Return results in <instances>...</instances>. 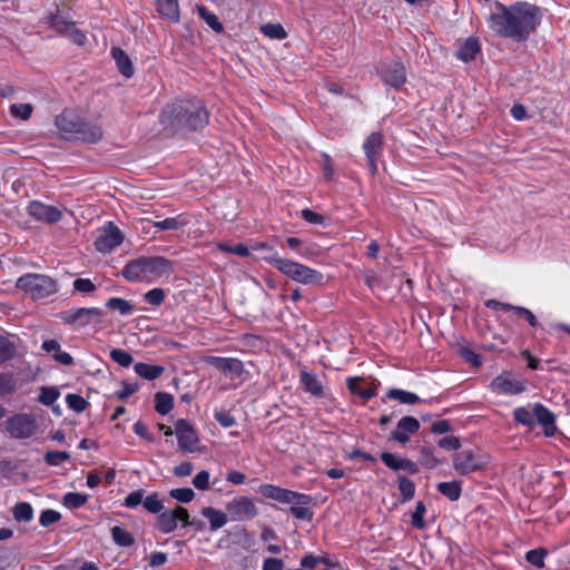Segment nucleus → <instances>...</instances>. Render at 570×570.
<instances>
[{
  "mask_svg": "<svg viewBox=\"0 0 570 570\" xmlns=\"http://www.w3.org/2000/svg\"><path fill=\"white\" fill-rule=\"evenodd\" d=\"M214 417L223 428H230L236 423L235 417L227 411H216Z\"/></svg>",
  "mask_w": 570,
  "mask_h": 570,
  "instance_id": "64",
  "label": "nucleus"
},
{
  "mask_svg": "<svg viewBox=\"0 0 570 570\" xmlns=\"http://www.w3.org/2000/svg\"><path fill=\"white\" fill-rule=\"evenodd\" d=\"M36 419L29 413H17L4 422L6 432L16 440L30 439L37 431Z\"/></svg>",
  "mask_w": 570,
  "mask_h": 570,
  "instance_id": "7",
  "label": "nucleus"
},
{
  "mask_svg": "<svg viewBox=\"0 0 570 570\" xmlns=\"http://www.w3.org/2000/svg\"><path fill=\"white\" fill-rule=\"evenodd\" d=\"M111 56L116 61L117 68L119 72L126 77L130 78L134 75V66L128 55L120 48H112Z\"/></svg>",
  "mask_w": 570,
  "mask_h": 570,
  "instance_id": "27",
  "label": "nucleus"
},
{
  "mask_svg": "<svg viewBox=\"0 0 570 570\" xmlns=\"http://www.w3.org/2000/svg\"><path fill=\"white\" fill-rule=\"evenodd\" d=\"M188 224L187 218L184 215L176 217H168L163 220L154 223V226L159 230H178Z\"/></svg>",
  "mask_w": 570,
  "mask_h": 570,
  "instance_id": "33",
  "label": "nucleus"
},
{
  "mask_svg": "<svg viewBox=\"0 0 570 570\" xmlns=\"http://www.w3.org/2000/svg\"><path fill=\"white\" fill-rule=\"evenodd\" d=\"M144 509L153 514H159L164 511V503L157 492H153L151 494L145 497Z\"/></svg>",
  "mask_w": 570,
  "mask_h": 570,
  "instance_id": "41",
  "label": "nucleus"
},
{
  "mask_svg": "<svg viewBox=\"0 0 570 570\" xmlns=\"http://www.w3.org/2000/svg\"><path fill=\"white\" fill-rule=\"evenodd\" d=\"M174 407V397L165 392H158L155 395V410L161 414H168Z\"/></svg>",
  "mask_w": 570,
  "mask_h": 570,
  "instance_id": "36",
  "label": "nucleus"
},
{
  "mask_svg": "<svg viewBox=\"0 0 570 570\" xmlns=\"http://www.w3.org/2000/svg\"><path fill=\"white\" fill-rule=\"evenodd\" d=\"M202 514L208 519L210 524V531H217L223 528L228 522V515L226 512H223L213 507H205L202 510Z\"/></svg>",
  "mask_w": 570,
  "mask_h": 570,
  "instance_id": "28",
  "label": "nucleus"
},
{
  "mask_svg": "<svg viewBox=\"0 0 570 570\" xmlns=\"http://www.w3.org/2000/svg\"><path fill=\"white\" fill-rule=\"evenodd\" d=\"M363 151L365 154L368 167L372 174L377 171V163L383 154V136L381 132H372L363 142Z\"/></svg>",
  "mask_w": 570,
  "mask_h": 570,
  "instance_id": "13",
  "label": "nucleus"
},
{
  "mask_svg": "<svg viewBox=\"0 0 570 570\" xmlns=\"http://www.w3.org/2000/svg\"><path fill=\"white\" fill-rule=\"evenodd\" d=\"M72 286L75 292L83 295L92 294L97 289V286L89 278H76Z\"/></svg>",
  "mask_w": 570,
  "mask_h": 570,
  "instance_id": "55",
  "label": "nucleus"
},
{
  "mask_svg": "<svg viewBox=\"0 0 570 570\" xmlns=\"http://www.w3.org/2000/svg\"><path fill=\"white\" fill-rule=\"evenodd\" d=\"M206 363L222 371L230 379H238L244 373V364L235 357L209 356Z\"/></svg>",
  "mask_w": 570,
  "mask_h": 570,
  "instance_id": "17",
  "label": "nucleus"
},
{
  "mask_svg": "<svg viewBox=\"0 0 570 570\" xmlns=\"http://www.w3.org/2000/svg\"><path fill=\"white\" fill-rule=\"evenodd\" d=\"M438 491L451 501H458L462 494V485L459 481L441 482Z\"/></svg>",
  "mask_w": 570,
  "mask_h": 570,
  "instance_id": "32",
  "label": "nucleus"
},
{
  "mask_svg": "<svg viewBox=\"0 0 570 570\" xmlns=\"http://www.w3.org/2000/svg\"><path fill=\"white\" fill-rule=\"evenodd\" d=\"M491 389L498 394L515 395L525 391L523 382L515 380L511 373L504 372L491 382Z\"/></svg>",
  "mask_w": 570,
  "mask_h": 570,
  "instance_id": "16",
  "label": "nucleus"
},
{
  "mask_svg": "<svg viewBox=\"0 0 570 570\" xmlns=\"http://www.w3.org/2000/svg\"><path fill=\"white\" fill-rule=\"evenodd\" d=\"M124 240L121 230L114 224L108 223L95 239V248L102 254L111 253Z\"/></svg>",
  "mask_w": 570,
  "mask_h": 570,
  "instance_id": "12",
  "label": "nucleus"
},
{
  "mask_svg": "<svg viewBox=\"0 0 570 570\" xmlns=\"http://www.w3.org/2000/svg\"><path fill=\"white\" fill-rule=\"evenodd\" d=\"M145 301L153 306H159L164 303L166 294L163 288H153L148 291L145 295Z\"/></svg>",
  "mask_w": 570,
  "mask_h": 570,
  "instance_id": "56",
  "label": "nucleus"
},
{
  "mask_svg": "<svg viewBox=\"0 0 570 570\" xmlns=\"http://www.w3.org/2000/svg\"><path fill=\"white\" fill-rule=\"evenodd\" d=\"M397 485L402 495V501L406 502L413 499L415 494V484L404 475H397Z\"/></svg>",
  "mask_w": 570,
  "mask_h": 570,
  "instance_id": "39",
  "label": "nucleus"
},
{
  "mask_svg": "<svg viewBox=\"0 0 570 570\" xmlns=\"http://www.w3.org/2000/svg\"><path fill=\"white\" fill-rule=\"evenodd\" d=\"M41 348L46 353L52 354L53 360L62 365L73 364V357L69 353L62 352L59 342L56 340L45 341Z\"/></svg>",
  "mask_w": 570,
  "mask_h": 570,
  "instance_id": "25",
  "label": "nucleus"
},
{
  "mask_svg": "<svg viewBox=\"0 0 570 570\" xmlns=\"http://www.w3.org/2000/svg\"><path fill=\"white\" fill-rule=\"evenodd\" d=\"M87 500H88L87 494L77 493V492H68L63 495L62 503L65 507H67L69 509H78V508L85 505Z\"/></svg>",
  "mask_w": 570,
  "mask_h": 570,
  "instance_id": "43",
  "label": "nucleus"
},
{
  "mask_svg": "<svg viewBox=\"0 0 570 570\" xmlns=\"http://www.w3.org/2000/svg\"><path fill=\"white\" fill-rule=\"evenodd\" d=\"M33 111L31 104H13L10 106V112L13 117L28 120Z\"/></svg>",
  "mask_w": 570,
  "mask_h": 570,
  "instance_id": "49",
  "label": "nucleus"
},
{
  "mask_svg": "<svg viewBox=\"0 0 570 570\" xmlns=\"http://www.w3.org/2000/svg\"><path fill=\"white\" fill-rule=\"evenodd\" d=\"M208 116L202 100L180 99L163 108L159 121L166 128L199 130L208 124Z\"/></svg>",
  "mask_w": 570,
  "mask_h": 570,
  "instance_id": "2",
  "label": "nucleus"
},
{
  "mask_svg": "<svg viewBox=\"0 0 570 570\" xmlns=\"http://www.w3.org/2000/svg\"><path fill=\"white\" fill-rule=\"evenodd\" d=\"M122 276L129 282H139L147 277L145 257H139L128 262L121 272Z\"/></svg>",
  "mask_w": 570,
  "mask_h": 570,
  "instance_id": "23",
  "label": "nucleus"
},
{
  "mask_svg": "<svg viewBox=\"0 0 570 570\" xmlns=\"http://www.w3.org/2000/svg\"><path fill=\"white\" fill-rule=\"evenodd\" d=\"M111 538L114 542L119 547H130L135 542L132 534L119 525L111 528Z\"/></svg>",
  "mask_w": 570,
  "mask_h": 570,
  "instance_id": "35",
  "label": "nucleus"
},
{
  "mask_svg": "<svg viewBox=\"0 0 570 570\" xmlns=\"http://www.w3.org/2000/svg\"><path fill=\"white\" fill-rule=\"evenodd\" d=\"M534 420L543 426L547 436L554 435L557 430L556 415L548 407L537 403L534 405Z\"/></svg>",
  "mask_w": 570,
  "mask_h": 570,
  "instance_id": "21",
  "label": "nucleus"
},
{
  "mask_svg": "<svg viewBox=\"0 0 570 570\" xmlns=\"http://www.w3.org/2000/svg\"><path fill=\"white\" fill-rule=\"evenodd\" d=\"M299 383L306 393L316 397L324 396V386L315 373L302 370L299 373Z\"/></svg>",
  "mask_w": 570,
  "mask_h": 570,
  "instance_id": "22",
  "label": "nucleus"
},
{
  "mask_svg": "<svg viewBox=\"0 0 570 570\" xmlns=\"http://www.w3.org/2000/svg\"><path fill=\"white\" fill-rule=\"evenodd\" d=\"M27 212L36 220L47 224L57 223L62 218V212L58 207L47 205L39 200L30 202Z\"/></svg>",
  "mask_w": 570,
  "mask_h": 570,
  "instance_id": "14",
  "label": "nucleus"
},
{
  "mask_svg": "<svg viewBox=\"0 0 570 570\" xmlns=\"http://www.w3.org/2000/svg\"><path fill=\"white\" fill-rule=\"evenodd\" d=\"M196 10L198 16L207 23V26L213 29L216 33H222L224 31L223 23L218 20V17L210 12L205 6L197 4Z\"/></svg>",
  "mask_w": 570,
  "mask_h": 570,
  "instance_id": "31",
  "label": "nucleus"
},
{
  "mask_svg": "<svg viewBox=\"0 0 570 570\" xmlns=\"http://www.w3.org/2000/svg\"><path fill=\"white\" fill-rule=\"evenodd\" d=\"M110 358L122 367H128L134 362L131 354L120 348L111 350Z\"/></svg>",
  "mask_w": 570,
  "mask_h": 570,
  "instance_id": "52",
  "label": "nucleus"
},
{
  "mask_svg": "<svg viewBox=\"0 0 570 570\" xmlns=\"http://www.w3.org/2000/svg\"><path fill=\"white\" fill-rule=\"evenodd\" d=\"M122 390L116 392V396L119 400H125L138 391L139 384L136 382L122 381Z\"/></svg>",
  "mask_w": 570,
  "mask_h": 570,
  "instance_id": "63",
  "label": "nucleus"
},
{
  "mask_svg": "<svg viewBox=\"0 0 570 570\" xmlns=\"http://www.w3.org/2000/svg\"><path fill=\"white\" fill-rule=\"evenodd\" d=\"M542 17V10L529 2L518 1L504 6L495 1L487 22L497 35L521 42L538 29Z\"/></svg>",
  "mask_w": 570,
  "mask_h": 570,
  "instance_id": "1",
  "label": "nucleus"
},
{
  "mask_svg": "<svg viewBox=\"0 0 570 570\" xmlns=\"http://www.w3.org/2000/svg\"><path fill=\"white\" fill-rule=\"evenodd\" d=\"M169 495L181 503H189L195 498V492L190 488H177L169 491Z\"/></svg>",
  "mask_w": 570,
  "mask_h": 570,
  "instance_id": "51",
  "label": "nucleus"
},
{
  "mask_svg": "<svg viewBox=\"0 0 570 570\" xmlns=\"http://www.w3.org/2000/svg\"><path fill=\"white\" fill-rule=\"evenodd\" d=\"M145 264L147 277L167 276L173 272L171 262L160 256L145 257Z\"/></svg>",
  "mask_w": 570,
  "mask_h": 570,
  "instance_id": "20",
  "label": "nucleus"
},
{
  "mask_svg": "<svg viewBox=\"0 0 570 570\" xmlns=\"http://www.w3.org/2000/svg\"><path fill=\"white\" fill-rule=\"evenodd\" d=\"M420 429V422L413 416H403L396 424L395 430L391 436L393 440L401 444H405L410 441V435L414 434Z\"/></svg>",
  "mask_w": 570,
  "mask_h": 570,
  "instance_id": "18",
  "label": "nucleus"
},
{
  "mask_svg": "<svg viewBox=\"0 0 570 570\" xmlns=\"http://www.w3.org/2000/svg\"><path fill=\"white\" fill-rule=\"evenodd\" d=\"M226 513L232 521H245L257 515L254 501L247 497H238L226 504Z\"/></svg>",
  "mask_w": 570,
  "mask_h": 570,
  "instance_id": "11",
  "label": "nucleus"
},
{
  "mask_svg": "<svg viewBox=\"0 0 570 570\" xmlns=\"http://www.w3.org/2000/svg\"><path fill=\"white\" fill-rule=\"evenodd\" d=\"M14 355V345L6 337L0 336V362H6Z\"/></svg>",
  "mask_w": 570,
  "mask_h": 570,
  "instance_id": "58",
  "label": "nucleus"
},
{
  "mask_svg": "<svg viewBox=\"0 0 570 570\" xmlns=\"http://www.w3.org/2000/svg\"><path fill=\"white\" fill-rule=\"evenodd\" d=\"M55 126L65 140L96 144L102 138V129L97 124L86 122L73 110L66 109L55 119Z\"/></svg>",
  "mask_w": 570,
  "mask_h": 570,
  "instance_id": "3",
  "label": "nucleus"
},
{
  "mask_svg": "<svg viewBox=\"0 0 570 570\" xmlns=\"http://www.w3.org/2000/svg\"><path fill=\"white\" fill-rule=\"evenodd\" d=\"M387 397L396 400L402 404H416L421 402V399L415 393L401 389L389 390Z\"/></svg>",
  "mask_w": 570,
  "mask_h": 570,
  "instance_id": "34",
  "label": "nucleus"
},
{
  "mask_svg": "<svg viewBox=\"0 0 570 570\" xmlns=\"http://www.w3.org/2000/svg\"><path fill=\"white\" fill-rule=\"evenodd\" d=\"M157 12L173 23L180 20V11L178 0H155Z\"/></svg>",
  "mask_w": 570,
  "mask_h": 570,
  "instance_id": "24",
  "label": "nucleus"
},
{
  "mask_svg": "<svg viewBox=\"0 0 570 570\" xmlns=\"http://www.w3.org/2000/svg\"><path fill=\"white\" fill-rule=\"evenodd\" d=\"M377 75L385 85L396 90L406 82L405 67L399 59L381 63L377 67Z\"/></svg>",
  "mask_w": 570,
  "mask_h": 570,
  "instance_id": "10",
  "label": "nucleus"
},
{
  "mask_svg": "<svg viewBox=\"0 0 570 570\" xmlns=\"http://www.w3.org/2000/svg\"><path fill=\"white\" fill-rule=\"evenodd\" d=\"M61 519L60 512L47 509L43 510L40 514L39 522L42 527L47 528L56 522H58Z\"/></svg>",
  "mask_w": 570,
  "mask_h": 570,
  "instance_id": "57",
  "label": "nucleus"
},
{
  "mask_svg": "<svg viewBox=\"0 0 570 570\" xmlns=\"http://www.w3.org/2000/svg\"><path fill=\"white\" fill-rule=\"evenodd\" d=\"M259 492L265 498L275 500L284 504H311L312 497L305 493H298L288 489H283L273 484H263Z\"/></svg>",
  "mask_w": 570,
  "mask_h": 570,
  "instance_id": "9",
  "label": "nucleus"
},
{
  "mask_svg": "<svg viewBox=\"0 0 570 570\" xmlns=\"http://www.w3.org/2000/svg\"><path fill=\"white\" fill-rule=\"evenodd\" d=\"M59 318L65 324L75 327H85L99 324L102 318V311L98 307L71 308L60 312Z\"/></svg>",
  "mask_w": 570,
  "mask_h": 570,
  "instance_id": "8",
  "label": "nucleus"
},
{
  "mask_svg": "<svg viewBox=\"0 0 570 570\" xmlns=\"http://www.w3.org/2000/svg\"><path fill=\"white\" fill-rule=\"evenodd\" d=\"M547 556V551L542 548L529 550L525 553V560L532 566L542 569L544 568V558Z\"/></svg>",
  "mask_w": 570,
  "mask_h": 570,
  "instance_id": "46",
  "label": "nucleus"
},
{
  "mask_svg": "<svg viewBox=\"0 0 570 570\" xmlns=\"http://www.w3.org/2000/svg\"><path fill=\"white\" fill-rule=\"evenodd\" d=\"M135 373L144 380L154 381L158 379L165 371L161 365H155L144 362H138L134 365Z\"/></svg>",
  "mask_w": 570,
  "mask_h": 570,
  "instance_id": "29",
  "label": "nucleus"
},
{
  "mask_svg": "<svg viewBox=\"0 0 570 570\" xmlns=\"http://www.w3.org/2000/svg\"><path fill=\"white\" fill-rule=\"evenodd\" d=\"M261 31L264 36L271 39L283 40L287 37V33L281 23L262 24Z\"/></svg>",
  "mask_w": 570,
  "mask_h": 570,
  "instance_id": "42",
  "label": "nucleus"
},
{
  "mask_svg": "<svg viewBox=\"0 0 570 570\" xmlns=\"http://www.w3.org/2000/svg\"><path fill=\"white\" fill-rule=\"evenodd\" d=\"M66 403L69 409L77 413H81L88 406V402L79 394L70 393L66 395Z\"/></svg>",
  "mask_w": 570,
  "mask_h": 570,
  "instance_id": "47",
  "label": "nucleus"
},
{
  "mask_svg": "<svg viewBox=\"0 0 570 570\" xmlns=\"http://www.w3.org/2000/svg\"><path fill=\"white\" fill-rule=\"evenodd\" d=\"M106 307L109 309L118 311L121 315H130L135 307L131 302L120 297H111L107 301Z\"/></svg>",
  "mask_w": 570,
  "mask_h": 570,
  "instance_id": "38",
  "label": "nucleus"
},
{
  "mask_svg": "<svg viewBox=\"0 0 570 570\" xmlns=\"http://www.w3.org/2000/svg\"><path fill=\"white\" fill-rule=\"evenodd\" d=\"M16 287L33 301L47 298L58 292L56 279L48 275L29 273L17 279Z\"/></svg>",
  "mask_w": 570,
  "mask_h": 570,
  "instance_id": "5",
  "label": "nucleus"
},
{
  "mask_svg": "<svg viewBox=\"0 0 570 570\" xmlns=\"http://www.w3.org/2000/svg\"><path fill=\"white\" fill-rule=\"evenodd\" d=\"M419 462L428 468V469H433L435 468L438 464H439V461L438 459L434 456L432 450L428 449V448H423L420 452V458H419Z\"/></svg>",
  "mask_w": 570,
  "mask_h": 570,
  "instance_id": "59",
  "label": "nucleus"
},
{
  "mask_svg": "<svg viewBox=\"0 0 570 570\" xmlns=\"http://www.w3.org/2000/svg\"><path fill=\"white\" fill-rule=\"evenodd\" d=\"M453 468L460 475L483 471L490 463V455L481 450L463 449L453 455Z\"/></svg>",
  "mask_w": 570,
  "mask_h": 570,
  "instance_id": "6",
  "label": "nucleus"
},
{
  "mask_svg": "<svg viewBox=\"0 0 570 570\" xmlns=\"http://www.w3.org/2000/svg\"><path fill=\"white\" fill-rule=\"evenodd\" d=\"M217 248L225 253H233L239 257H248L249 256V247L244 244L228 245L225 243H220L217 245Z\"/></svg>",
  "mask_w": 570,
  "mask_h": 570,
  "instance_id": "54",
  "label": "nucleus"
},
{
  "mask_svg": "<svg viewBox=\"0 0 570 570\" xmlns=\"http://www.w3.org/2000/svg\"><path fill=\"white\" fill-rule=\"evenodd\" d=\"M12 514L18 522H29L33 519V509L28 502H19L13 507Z\"/></svg>",
  "mask_w": 570,
  "mask_h": 570,
  "instance_id": "37",
  "label": "nucleus"
},
{
  "mask_svg": "<svg viewBox=\"0 0 570 570\" xmlns=\"http://www.w3.org/2000/svg\"><path fill=\"white\" fill-rule=\"evenodd\" d=\"M60 396L59 391L56 387L43 386L41 387L39 402L43 405H52Z\"/></svg>",
  "mask_w": 570,
  "mask_h": 570,
  "instance_id": "50",
  "label": "nucleus"
},
{
  "mask_svg": "<svg viewBox=\"0 0 570 570\" xmlns=\"http://www.w3.org/2000/svg\"><path fill=\"white\" fill-rule=\"evenodd\" d=\"M209 472L202 470L193 478V485L200 491H206L209 489Z\"/></svg>",
  "mask_w": 570,
  "mask_h": 570,
  "instance_id": "61",
  "label": "nucleus"
},
{
  "mask_svg": "<svg viewBox=\"0 0 570 570\" xmlns=\"http://www.w3.org/2000/svg\"><path fill=\"white\" fill-rule=\"evenodd\" d=\"M438 445L446 451H456L461 446L459 438L454 435L443 436L439 440Z\"/></svg>",
  "mask_w": 570,
  "mask_h": 570,
  "instance_id": "62",
  "label": "nucleus"
},
{
  "mask_svg": "<svg viewBox=\"0 0 570 570\" xmlns=\"http://www.w3.org/2000/svg\"><path fill=\"white\" fill-rule=\"evenodd\" d=\"M145 500V490L139 489L135 490L127 494V497L124 500V507L129 509H135L140 504H144Z\"/></svg>",
  "mask_w": 570,
  "mask_h": 570,
  "instance_id": "53",
  "label": "nucleus"
},
{
  "mask_svg": "<svg viewBox=\"0 0 570 570\" xmlns=\"http://www.w3.org/2000/svg\"><path fill=\"white\" fill-rule=\"evenodd\" d=\"M179 448L184 452H194L198 443V435L189 421L179 419L175 424Z\"/></svg>",
  "mask_w": 570,
  "mask_h": 570,
  "instance_id": "15",
  "label": "nucleus"
},
{
  "mask_svg": "<svg viewBox=\"0 0 570 570\" xmlns=\"http://www.w3.org/2000/svg\"><path fill=\"white\" fill-rule=\"evenodd\" d=\"M17 390V381L12 373H0V397L13 394Z\"/></svg>",
  "mask_w": 570,
  "mask_h": 570,
  "instance_id": "40",
  "label": "nucleus"
},
{
  "mask_svg": "<svg viewBox=\"0 0 570 570\" xmlns=\"http://www.w3.org/2000/svg\"><path fill=\"white\" fill-rule=\"evenodd\" d=\"M178 525L176 509L163 511L157 517V529L163 534L173 532Z\"/></svg>",
  "mask_w": 570,
  "mask_h": 570,
  "instance_id": "26",
  "label": "nucleus"
},
{
  "mask_svg": "<svg viewBox=\"0 0 570 570\" xmlns=\"http://www.w3.org/2000/svg\"><path fill=\"white\" fill-rule=\"evenodd\" d=\"M381 460L383 463L393 471H405L409 474L419 473V465L410 459L397 458L393 453L382 452Z\"/></svg>",
  "mask_w": 570,
  "mask_h": 570,
  "instance_id": "19",
  "label": "nucleus"
},
{
  "mask_svg": "<svg viewBox=\"0 0 570 570\" xmlns=\"http://www.w3.org/2000/svg\"><path fill=\"white\" fill-rule=\"evenodd\" d=\"M480 51V42L478 38H468L460 47L458 57L464 62H469L475 59Z\"/></svg>",
  "mask_w": 570,
  "mask_h": 570,
  "instance_id": "30",
  "label": "nucleus"
},
{
  "mask_svg": "<svg viewBox=\"0 0 570 570\" xmlns=\"http://www.w3.org/2000/svg\"><path fill=\"white\" fill-rule=\"evenodd\" d=\"M514 420L525 426H532L534 423V410L531 412L525 407H517L513 411Z\"/></svg>",
  "mask_w": 570,
  "mask_h": 570,
  "instance_id": "48",
  "label": "nucleus"
},
{
  "mask_svg": "<svg viewBox=\"0 0 570 570\" xmlns=\"http://www.w3.org/2000/svg\"><path fill=\"white\" fill-rule=\"evenodd\" d=\"M426 512L425 504L422 501H417L415 510L412 513L411 524L419 530L425 528L424 514Z\"/></svg>",
  "mask_w": 570,
  "mask_h": 570,
  "instance_id": "45",
  "label": "nucleus"
},
{
  "mask_svg": "<svg viewBox=\"0 0 570 570\" xmlns=\"http://www.w3.org/2000/svg\"><path fill=\"white\" fill-rule=\"evenodd\" d=\"M70 458V453L66 451H48L43 460L50 466H59L63 462L69 461Z\"/></svg>",
  "mask_w": 570,
  "mask_h": 570,
  "instance_id": "44",
  "label": "nucleus"
},
{
  "mask_svg": "<svg viewBox=\"0 0 570 570\" xmlns=\"http://www.w3.org/2000/svg\"><path fill=\"white\" fill-rule=\"evenodd\" d=\"M263 259L272 264L282 274L297 283H302L304 285H316L323 283L324 276L321 272L301 263L283 258L278 255V253L264 256Z\"/></svg>",
  "mask_w": 570,
  "mask_h": 570,
  "instance_id": "4",
  "label": "nucleus"
},
{
  "mask_svg": "<svg viewBox=\"0 0 570 570\" xmlns=\"http://www.w3.org/2000/svg\"><path fill=\"white\" fill-rule=\"evenodd\" d=\"M308 504H294L291 507V514L299 520H312L313 512L307 508Z\"/></svg>",
  "mask_w": 570,
  "mask_h": 570,
  "instance_id": "60",
  "label": "nucleus"
}]
</instances>
